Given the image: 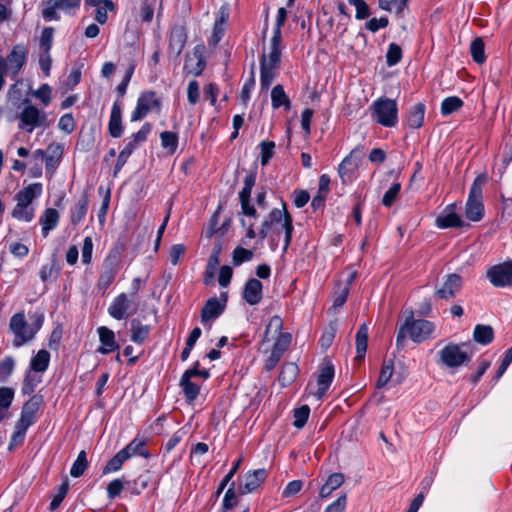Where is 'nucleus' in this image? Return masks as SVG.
<instances>
[{
    "label": "nucleus",
    "instance_id": "nucleus-1",
    "mask_svg": "<svg viewBox=\"0 0 512 512\" xmlns=\"http://www.w3.org/2000/svg\"><path fill=\"white\" fill-rule=\"evenodd\" d=\"M435 331L433 322L425 319H414L409 317L401 325L396 336L397 348H402L407 336L415 343H421L427 340Z\"/></svg>",
    "mask_w": 512,
    "mask_h": 512
},
{
    "label": "nucleus",
    "instance_id": "nucleus-2",
    "mask_svg": "<svg viewBox=\"0 0 512 512\" xmlns=\"http://www.w3.org/2000/svg\"><path fill=\"white\" fill-rule=\"evenodd\" d=\"M24 104L25 106L18 115L19 129L32 133L36 128H46L49 125L45 111L38 109L28 100H25Z\"/></svg>",
    "mask_w": 512,
    "mask_h": 512
},
{
    "label": "nucleus",
    "instance_id": "nucleus-3",
    "mask_svg": "<svg viewBox=\"0 0 512 512\" xmlns=\"http://www.w3.org/2000/svg\"><path fill=\"white\" fill-rule=\"evenodd\" d=\"M375 121L384 127H394L398 122V107L395 100L380 98L372 105Z\"/></svg>",
    "mask_w": 512,
    "mask_h": 512
},
{
    "label": "nucleus",
    "instance_id": "nucleus-4",
    "mask_svg": "<svg viewBox=\"0 0 512 512\" xmlns=\"http://www.w3.org/2000/svg\"><path fill=\"white\" fill-rule=\"evenodd\" d=\"M465 344L449 343L439 352L438 363L447 368H458L471 361V355L462 349Z\"/></svg>",
    "mask_w": 512,
    "mask_h": 512
},
{
    "label": "nucleus",
    "instance_id": "nucleus-5",
    "mask_svg": "<svg viewBox=\"0 0 512 512\" xmlns=\"http://www.w3.org/2000/svg\"><path fill=\"white\" fill-rule=\"evenodd\" d=\"M150 112H161V99L154 91H145L140 94L135 109L131 113V121L137 122L145 118Z\"/></svg>",
    "mask_w": 512,
    "mask_h": 512
},
{
    "label": "nucleus",
    "instance_id": "nucleus-6",
    "mask_svg": "<svg viewBox=\"0 0 512 512\" xmlns=\"http://www.w3.org/2000/svg\"><path fill=\"white\" fill-rule=\"evenodd\" d=\"M364 148L355 147L339 164L338 174L343 183L351 182L364 161Z\"/></svg>",
    "mask_w": 512,
    "mask_h": 512
},
{
    "label": "nucleus",
    "instance_id": "nucleus-7",
    "mask_svg": "<svg viewBox=\"0 0 512 512\" xmlns=\"http://www.w3.org/2000/svg\"><path fill=\"white\" fill-rule=\"evenodd\" d=\"M461 207L456 202L448 204L436 217L435 225L439 229L469 227L460 214Z\"/></svg>",
    "mask_w": 512,
    "mask_h": 512
},
{
    "label": "nucleus",
    "instance_id": "nucleus-8",
    "mask_svg": "<svg viewBox=\"0 0 512 512\" xmlns=\"http://www.w3.org/2000/svg\"><path fill=\"white\" fill-rule=\"evenodd\" d=\"M138 311V303L127 293L117 295L108 307V314L115 320H123Z\"/></svg>",
    "mask_w": 512,
    "mask_h": 512
},
{
    "label": "nucleus",
    "instance_id": "nucleus-9",
    "mask_svg": "<svg viewBox=\"0 0 512 512\" xmlns=\"http://www.w3.org/2000/svg\"><path fill=\"white\" fill-rule=\"evenodd\" d=\"M9 329L15 335L13 346L18 348L31 341L35 331L29 330L24 312H18L10 318Z\"/></svg>",
    "mask_w": 512,
    "mask_h": 512
},
{
    "label": "nucleus",
    "instance_id": "nucleus-10",
    "mask_svg": "<svg viewBox=\"0 0 512 512\" xmlns=\"http://www.w3.org/2000/svg\"><path fill=\"white\" fill-rule=\"evenodd\" d=\"M27 51L25 47L17 45L13 47L6 57H0L5 73L12 79H15L26 63Z\"/></svg>",
    "mask_w": 512,
    "mask_h": 512
},
{
    "label": "nucleus",
    "instance_id": "nucleus-11",
    "mask_svg": "<svg viewBox=\"0 0 512 512\" xmlns=\"http://www.w3.org/2000/svg\"><path fill=\"white\" fill-rule=\"evenodd\" d=\"M151 130L152 125L150 123H145L136 133H133L128 137L125 140L124 148L119 153L118 163L124 164L134 150L147 140Z\"/></svg>",
    "mask_w": 512,
    "mask_h": 512
},
{
    "label": "nucleus",
    "instance_id": "nucleus-12",
    "mask_svg": "<svg viewBox=\"0 0 512 512\" xmlns=\"http://www.w3.org/2000/svg\"><path fill=\"white\" fill-rule=\"evenodd\" d=\"M463 279L459 274L451 273L443 277V282L435 290L434 296L437 299L451 300L461 291Z\"/></svg>",
    "mask_w": 512,
    "mask_h": 512
},
{
    "label": "nucleus",
    "instance_id": "nucleus-13",
    "mask_svg": "<svg viewBox=\"0 0 512 512\" xmlns=\"http://www.w3.org/2000/svg\"><path fill=\"white\" fill-rule=\"evenodd\" d=\"M487 278L495 287L512 285V262L508 261L492 266L487 271Z\"/></svg>",
    "mask_w": 512,
    "mask_h": 512
},
{
    "label": "nucleus",
    "instance_id": "nucleus-14",
    "mask_svg": "<svg viewBox=\"0 0 512 512\" xmlns=\"http://www.w3.org/2000/svg\"><path fill=\"white\" fill-rule=\"evenodd\" d=\"M227 303V293L222 292L220 299L217 297L209 298L201 310V322L206 323L218 318L225 310Z\"/></svg>",
    "mask_w": 512,
    "mask_h": 512
},
{
    "label": "nucleus",
    "instance_id": "nucleus-15",
    "mask_svg": "<svg viewBox=\"0 0 512 512\" xmlns=\"http://www.w3.org/2000/svg\"><path fill=\"white\" fill-rule=\"evenodd\" d=\"M37 195L18 194L17 204L12 211V217L17 220L30 222L34 218V208L31 207V203Z\"/></svg>",
    "mask_w": 512,
    "mask_h": 512
},
{
    "label": "nucleus",
    "instance_id": "nucleus-16",
    "mask_svg": "<svg viewBox=\"0 0 512 512\" xmlns=\"http://www.w3.org/2000/svg\"><path fill=\"white\" fill-rule=\"evenodd\" d=\"M266 478L267 471L264 468L254 470L253 472H247L241 477L239 482V493L247 494L256 491Z\"/></svg>",
    "mask_w": 512,
    "mask_h": 512
},
{
    "label": "nucleus",
    "instance_id": "nucleus-17",
    "mask_svg": "<svg viewBox=\"0 0 512 512\" xmlns=\"http://www.w3.org/2000/svg\"><path fill=\"white\" fill-rule=\"evenodd\" d=\"M43 402V397L38 394H34L26 401L22 407L20 418L17 423L22 426L30 427L36 421V414Z\"/></svg>",
    "mask_w": 512,
    "mask_h": 512
},
{
    "label": "nucleus",
    "instance_id": "nucleus-18",
    "mask_svg": "<svg viewBox=\"0 0 512 512\" xmlns=\"http://www.w3.org/2000/svg\"><path fill=\"white\" fill-rule=\"evenodd\" d=\"M119 271L118 264L115 257L108 256L103 263V270L99 275L97 281V288L105 292L113 283Z\"/></svg>",
    "mask_w": 512,
    "mask_h": 512
},
{
    "label": "nucleus",
    "instance_id": "nucleus-19",
    "mask_svg": "<svg viewBox=\"0 0 512 512\" xmlns=\"http://www.w3.org/2000/svg\"><path fill=\"white\" fill-rule=\"evenodd\" d=\"M334 379V365L330 360H324L320 367L319 375L317 377L318 389L314 393L318 400H320L329 389Z\"/></svg>",
    "mask_w": 512,
    "mask_h": 512
},
{
    "label": "nucleus",
    "instance_id": "nucleus-20",
    "mask_svg": "<svg viewBox=\"0 0 512 512\" xmlns=\"http://www.w3.org/2000/svg\"><path fill=\"white\" fill-rule=\"evenodd\" d=\"M64 153V145L61 143H51L46 148L44 159L46 173L53 175L61 163Z\"/></svg>",
    "mask_w": 512,
    "mask_h": 512
},
{
    "label": "nucleus",
    "instance_id": "nucleus-21",
    "mask_svg": "<svg viewBox=\"0 0 512 512\" xmlns=\"http://www.w3.org/2000/svg\"><path fill=\"white\" fill-rule=\"evenodd\" d=\"M97 333L101 343V345L96 349L97 353L107 355L120 349V345L115 340V333L113 330L106 326H100L97 329Z\"/></svg>",
    "mask_w": 512,
    "mask_h": 512
},
{
    "label": "nucleus",
    "instance_id": "nucleus-22",
    "mask_svg": "<svg viewBox=\"0 0 512 512\" xmlns=\"http://www.w3.org/2000/svg\"><path fill=\"white\" fill-rule=\"evenodd\" d=\"M485 213L481 194H469L465 204V216L469 221L479 222Z\"/></svg>",
    "mask_w": 512,
    "mask_h": 512
},
{
    "label": "nucleus",
    "instance_id": "nucleus-23",
    "mask_svg": "<svg viewBox=\"0 0 512 512\" xmlns=\"http://www.w3.org/2000/svg\"><path fill=\"white\" fill-rule=\"evenodd\" d=\"M263 285L261 281L255 278L249 279L243 290V299L249 304V305H257L260 303L263 297Z\"/></svg>",
    "mask_w": 512,
    "mask_h": 512
},
{
    "label": "nucleus",
    "instance_id": "nucleus-24",
    "mask_svg": "<svg viewBox=\"0 0 512 512\" xmlns=\"http://www.w3.org/2000/svg\"><path fill=\"white\" fill-rule=\"evenodd\" d=\"M108 132L111 137L119 138L123 134L122 126V108L121 104L116 101L111 108L110 119L108 123Z\"/></svg>",
    "mask_w": 512,
    "mask_h": 512
},
{
    "label": "nucleus",
    "instance_id": "nucleus-25",
    "mask_svg": "<svg viewBox=\"0 0 512 512\" xmlns=\"http://www.w3.org/2000/svg\"><path fill=\"white\" fill-rule=\"evenodd\" d=\"M203 50V46H196L193 50L192 56H188L185 62V68L189 73L195 76H199L205 68Z\"/></svg>",
    "mask_w": 512,
    "mask_h": 512
},
{
    "label": "nucleus",
    "instance_id": "nucleus-26",
    "mask_svg": "<svg viewBox=\"0 0 512 512\" xmlns=\"http://www.w3.org/2000/svg\"><path fill=\"white\" fill-rule=\"evenodd\" d=\"M193 374L195 372L185 371L180 379V387L185 395V398L188 402H193L199 395L200 386L196 383L192 382Z\"/></svg>",
    "mask_w": 512,
    "mask_h": 512
},
{
    "label": "nucleus",
    "instance_id": "nucleus-27",
    "mask_svg": "<svg viewBox=\"0 0 512 512\" xmlns=\"http://www.w3.org/2000/svg\"><path fill=\"white\" fill-rule=\"evenodd\" d=\"M60 215L54 208H47L41 215L39 223L42 226V235L47 237L49 232L55 229L59 223Z\"/></svg>",
    "mask_w": 512,
    "mask_h": 512
},
{
    "label": "nucleus",
    "instance_id": "nucleus-28",
    "mask_svg": "<svg viewBox=\"0 0 512 512\" xmlns=\"http://www.w3.org/2000/svg\"><path fill=\"white\" fill-rule=\"evenodd\" d=\"M281 42L282 38H278L277 41L274 40V37L271 38L270 52L268 55H262L261 65L266 64V66L278 68L281 57Z\"/></svg>",
    "mask_w": 512,
    "mask_h": 512
},
{
    "label": "nucleus",
    "instance_id": "nucleus-29",
    "mask_svg": "<svg viewBox=\"0 0 512 512\" xmlns=\"http://www.w3.org/2000/svg\"><path fill=\"white\" fill-rule=\"evenodd\" d=\"M271 105L273 109L283 107L285 111L291 108V102L282 85L278 84L271 91Z\"/></svg>",
    "mask_w": 512,
    "mask_h": 512
},
{
    "label": "nucleus",
    "instance_id": "nucleus-30",
    "mask_svg": "<svg viewBox=\"0 0 512 512\" xmlns=\"http://www.w3.org/2000/svg\"><path fill=\"white\" fill-rule=\"evenodd\" d=\"M131 336L130 339L136 344H142L148 338L150 333V326L143 325L138 319H132L130 321Z\"/></svg>",
    "mask_w": 512,
    "mask_h": 512
},
{
    "label": "nucleus",
    "instance_id": "nucleus-31",
    "mask_svg": "<svg viewBox=\"0 0 512 512\" xmlns=\"http://www.w3.org/2000/svg\"><path fill=\"white\" fill-rule=\"evenodd\" d=\"M344 474L342 473H333L331 474L326 482L320 488L319 495L321 498L329 497L332 492L338 489L344 483Z\"/></svg>",
    "mask_w": 512,
    "mask_h": 512
},
{
    "label": "nucleus",
    "instance_id": "nucleus-32",
    "mask_svg": "<svg viewBox=\"0 0 512 512\" xmlns=\"http://www.w3.org/2000/svg\"><path fill=\"white\" fill-rule=\"evenodd\" d=\"M368 344V327L362 324L356 333V357L358 361H362L365 357Z\"/></svg>",
    "mask_w": 512,
    "mask_h": 512
},
{
    "label": "nucleus",
    "instance_id": "nucleus-33",
    "mask_svg": "<svg viewBox=\"0 0 512 512\" xmlns=\"http://www.w3.org/2000/svg\"><path fill=\"white\" fill-rule=\"evenodd\" d=\"M473 339L481 345H488L494 339V330L490 325L477 324L473 331Z\"/></svg>",
    "mask_w": 512,
    "mask_h": 512
},
{
    "label": "nucleus",
    "instance_id": "nucleus-34",
    "mask_svg": "<svg viewBox=\"0 0 512 512\" xmlns=\"http://www.w3.org/2000/svg\"><path fill=\"white\" fill-rule=\"evenodd\" d=\"M425 115V106L418 103L411 107L407 116V124L410 128L418 129L422 126Z\"/></svg>",
    "mask_w": 512,
    "mask_h": 512
},
{
    "label": "nucleus",
    "instance_id": "nucleus-35",
    "mask_svg": "<svg viewBox=\"0 0 512 512\" xmlns=\"http://www.w3.org/2000/svg\"><path fill=\"white\" fill-rule=\"evenodd\" d=\"M50 362V353L41 349L37 352V354L32 357L30 361V370L34 372H45L49 366Z\"/></svg>",
    "mask_w": 512,
    "mask_h": 512
},
{
    "label": "nucleus",
    "instance_id": "nucleus-36",
    "mask_svg": "<svg viewBox=\"0 0 512 512\" xmlns=\"http://www.w3.org/2000/svg\"><path fill=\"white\" fill-rule=\"evenodd\" d=\"M299 372L295 363L289 362L283 364L279 375V382L283 387L290 385L297 377Z\"/></svg>",
    "mask_w": 512,
    "mask_h": 512
},
{
    "label": "nucleus",
    "instance_id": "nucleus-37",
    "mask_svg": "<svg viewBox=\"0 0 512 512\" xmlns=\"http://www.w3.org/2000/svg\"><path fill=\"white\" fill-rule=\"evenodd\" d=\"M287 217L292 216L287 211L285 205H283L282 210L278 208L272 209L271 212L268 214V217L264 221L268 222V225L270 227H272L273 225H280L282 230L284 228Z\"/></svg>",
    "mask_w": 512,
    "mask_h": 512
},
{
    "label": "nucleus",
    "instance_id": "nucleus-38",
    "mask_svg": "<svg viewBox=\"0 0 512 512\" xmlns=\"http://www.w3.org/2000/svg\"><path fill=\"white\" fill-rule=\"evenodd\" d=\"M161 146L169 154H174L178 148V135L171 131H164L160 133Z\"/></svg>",
    "mask_w": 512,
    "mask_h": 512
},
{
    "label": "nucleus",
    "instance_id": "nucleus-39",
    "mask_svg": "<svg viewBox=\"0 0 512 512\" xmlns=\"http://www.w3.org/2000/svg\"><path fill=\"white\" fill-rule=\"evenodd\" d=\"M88 210V199L84 195L72 208H71V222L76 225L83 220Z\"/></svg>",
    "mask_w": 512,
    "mask_h": 512
},
{
    "label": "nucleus",
    "instance_id": "nucleus-40",
    "mask_svg": "<svg viewBox=\"0 0 512 512\" xmlns=\"http://www.w3.org/2000/svg\"><path fill=\"white\" fill-rule=\"evenodd\" d=\"M186 43V36L182 29L174 30L169 40V48L176 55H179Z\"/></svg>",
    "mask_w": 512,
    "mask_h": 512
},
{
    "label": "nucleus",
    "instance_id": "nucleus-41",
    "mask_svg": "<svg viewBox=\"0 0 512 512\" xmlns=\"http://www.w3.org/2000/svg\"><path fill=\"white\" fill-rule=\"evenodd\" d=\"M462 106L463 101L459 97L450 96L442 101L440 111L443 116H448L459 110Z\"/></svg>",
    "mask_w": 512,
    "mask_h": 512
},
{
    "label": "nucleus",
    "instance_id": "nucleus-42",
    "mask_svg": "<svg viewBox=\"0 0 512 512\" xmlns=\"http://www.w3.org/2000/svg\"><path fill=\"white\" fill-rule=\"evenodd\" d=\"M88 467L87 454L84 450L80 451L76 460L70 469V475L74 478L81 477Z\"/></svg>",
    "mask_w": 512,
    "mask_h": 512
},
{
    "label": "nucleus",
    "instance_id": "nucleus-43",
    "mask_svg": "<svg viewBox=\"0 0 512 512\" xmlns=\"http://www.w3.org/2000/svg\"><path fill=\"white\" fill-rule=\"evenodd\" d=\"M470 53L476 63L482 64L486 61L484 42L481 38H475L471 42Z\"/></svg>",
    "mask_w": 512,
    "mask_h": 512
},
{
    "label": "nucleus",
    "instance_id": "nucleus-44",
    "mask_svg": "<svg viewBox=\"0 0 512 512\" xmlns=\"http://www.w3.org/2000/svg\"><path fill=\"white\" fill-rule=\"evenodd\" d=\"M157 0H143L140 9L139 16L143 22H151L154 17V10Z\"/></svg>",
    "mask_w": 512,
    "mask_h": 512
},
{
    "label": "nucleus",
    "instance_id": "nucleus-45",
    "mask_svg": "<svg viewBox=\"0 0 512 512\" xmlns=\"http://www.w3.org/2000/svg\"><path fill=\"white\" fill-rule=\"evenodd\" d=\"M54 29L52 27H46L42 30L39 39L40 52H50L53 44Z\"/></svg>",
    "mask_w": 512,
    "mask_h": 512
},
{
    "label": "nucleus",
    "instance_id": "nucleus-46",
    "mask_svg": "<svg viewBox=\"0 0 512 512\" xmlns=\"http://www.w3.org/2000/svg\"><path fill=\"white\" fill-rule=\"evenodd\" d=\"M309 414H310V408L308 405H302L301 407L296 408L293 413L294 427H296L298 429L303 428L305 426V424L307 423Z\"/></svg>",
    "mask_w": 512,
    "mask_h": 512
},
{
    "label": "nucleus",
    "instance_id": "nucleus-47",
    "mask_svg": "<svg viewBox=\"0 0 512 512\" xmlns=\"http://www.w3.org/2000/svg\"><path fill=\"white\" fill-rule=\"evenodd\" d=\"M393 369V360H388L383 363L379 378L377 380V388H382L389 382L393 375Z\"/></svg>",
    "mask_w": 512,
    "mask_h": 512
},
{
    "label": "nucleus",
    "instance_id": "nucleus-48",
    "mask_svg": "<svg viewBox=\"0 0 512 512\" xmlns=\"http://www.w3.org/2000/svg\"><path fill=\"white\" fill-rule=\"evenodd\" d=\"M277 68L261 65L260 83L262 89H268L275 78V70Z\"/></svg>",
    "mask_w": 512,
    "mask_h": 512
},
{
    "label": "nucleus",
    "instance_id": "nucleus-49",
    "mask_svg": "<svg viewBox=\"0 0 512 512\" xmlns=\"http://www.w3.org/2000/svg\"><path fill=\"white\" fill-rule=\"evenodd\" d=\"M119 451L116 455H114L103 468V474H109L111 472H116L121 469L123 463L127 460L125 456Z\"/></svg>",
    "mask_w": 512,
    "mask_h": 512
},
{
    "label": "nucleus",
    "instance_id": "nucleus-50",
    "mask_svg": "<svg viewBox=\"0 0 512 512\" xmlns=\"http://www.w3.org/2000/svg\"><path fill=\"white\" fill-rule=\"evenodd\" d=\"M253 258V252L243 247H236L233 251L232 261L234 266H239L243 262L250 261Z\"/></svg>",
    "mask_w": 512,
    "mask_h": 512
},
{
    "label": "nucleus",
    "instance_id": "nucleus-51",
    "mask_svg": "<svg viewBox=\"0 0 512 512\" xmlns=\"http://www.w3.org/2000/svg\"><path fill=\"white\" fill-rule=\"evenodd\" d=\"M402 58L401 47L395 43H391L386 54V62L388 66H394L400 62Z\"/></svg>",
    "mask_w": 512,
    "mask_h": 512
},
{
    "label": "nucleus",
    "instance_id": "nucleus-52",
    "mask_svg": "<svg viewBox=\"0 0 512 512\" xmlns=\"http://www.w3.org/2000/svg\"><path fill=\"white\" fill-rule=\"evenodd\" d=\"M68 490H69V482H68V479L66 478L64 480V482L60 485L57 494L53 497L52 501L50 502L49 509L51 511L56 510L60 506L61 502L67 495Z\"/></svg>",
    "mask_w": 512,
    "mask_h": 512
},
{
    "label": "nucleus",
    "instance_id": "nucleus-53",
    "mask_svg": "<svg viewBox=\"0 0 512 512\" xmlns=\"http://www.w3.org/2000/svg\"><path fill=\"white\" fill-rule=\"evenodd\" d=\"M15 366V361L11 356L5 357L0 362V381L5 382L12 374Z\"/></svg>",
    "mask_w": 512,
    "mask_h": 512
},
{
    "label": "nucleus",
    "instance_id": "nucleus-54",
    "mask_svg": "<svg viewBox=\"0 0 512 512\" xmlns=\"http://www.w3.org/2000/svg\"><path fill=\"white\" fill-rule=\"evenodd\" d=\"M240 196V203H241V209L242 213L245 216L257 218V211L255 209V206L251 204L250 196L251 194H239Z\"/></svg>",
    "mask_w": 512,
    "mask_h": 512
},
{
    "label": "nucleus",
    "instance_id": "nucleus-55",
    "mask_svg": "<svg viewBox=\"0 0 512 512\" xmlns=\"http://www.w3.org/2000/svg\"><path fill=\"white\" fill-rule=\"evenodd\" d=\"M43 106H48L51 102V87L48 84H42L37 90L32 92Z\"/></svg>",
    "mask_w": 512,
    "mask_h": 512
},
{
    "label": "nucleus",
    "instance_id": "nucleus-56",
    "mask_svg": "<svg viewBox=\"0 0 512 512\" xmlns=\"http://www.w3.org/2000/svg\"><path fill=\"white\" fill-rule=\"evenodd\" d=\"M356 9V19L363 20L370 16V8L364 0H348Z\"/></svg>",
    "mask_w": 512,
    "mask_h": 512
},
{
    "label": "nucleus",
    "instance_id": "nucleus-57",
    "mask_svg": "<svg viewBox=\"0 0 512 512\" xmlns=\"http://www.w3.org/2000/svg\"><path fill=\"white\" fill-rule=\"evenodd\" d=\"M259 146L261 149V164L265 166L274 155L275 143L273 141H262Z\"/></svg>",
    "mask_w": 512,
    "mask_h": 512
},
{
    "label": "nucleus",
    "instance_id": "nucleus-58",
    "mask_svg": "<svg viewBox=\"0 0 512 512\" xmlns=\"http://www.w3.org/2000/svg\"><path fill=\"white\" fill-rule=\"evenodd\" d=\"M291 343V335L289 333H280L276 338V341L273 345L272 351L278 352L283 355V353L287 350Z\"/></svg>",
    "mask_w": 512,
    "mask_h": 512
},
{
    "label": "nucleus",
    "instance_id": "nucleus-59",
    "mask_svg": "<svg viewBox=\"0 0 512 512\" xmlns=\"http://www.w3.org/2000/svg\"><path fill=\"white\" fill-rule=\"evenodd\" d=\"M287 19V11L284 7L278 9L275 27L273 29L274 40L277 41L278 38H282L281 28L284 25Z\"/></svg>",
    "mask_w": 512,
    "mask_h": 512
},
{
    "label": "nucleus",
    "instance_id": "nucleus-60",
    "mask_svg": "<svg viewBox=\"0 0 512 512\" xmlns=\"http://www.w3.org/2000/svg\"><path fill=\"white\" fill-rule=\"evenodd\" d=\"M54 274L55 276L58 274V269L56 259L52 258L49 264H45L41 267L39 276L43 282H46L47 280L52 278Z\"/></svg>",
    "mask_w": 512,
    "mask_h": 512
},
{
    "label": "nucleus",
    "instance_id": "nucleus-61",
    "mask_svg": "<svg viewBox=\"0 0 512 512\" xmlns=\"http://www.w3.org/2000/svg\"><path fill=\"white\" fill-rule=\"evenodd\" d=\"M187 99L190 105H196L200 99V86L196 80L188 83Z\"/></svg>",
    "mask_w": 512,
    "mask_h": 512
},
{
    "label": "nucleus",
    "instance_id": "nucleus-62",
    "mask_svg": "<svg viewBox=\"0 0 512 512\" xmlns=\"http://www.w3.org/2000/svg\"><path fill=\"white\" fill-rule=\"evenodd\" d=\"M348 286L338 287V290L334 293L333 305L331 309H337L342 307L347 301L349 295Z\"/></svg>",
    "mask_w": 512,
    "mask_h": 512
},
{
    "label": "nucleus",
    "instance_id": "nucleus-63",
    "mask_svg": "<svg viewBox=\"0 0 512 512\" xmlns=\"http://www.w3.org/2000/svg\"><path fill=\"white\" fill-rule=\"evenodd\" d=\"M14 399V389L10 387H0V407L8 409Z\"/></svg>",
    "mask_w": 512,
    "mask_h": 512
},
{
    "label": "nucleus",
    "instance_id": "nucleus-64",
    "mask_svg": "<svg viewBox=\"0 0 512 512\" xmlns=\"http://www.w3.org/2000/svg\"><path fill=\"white\" fill-rule=\"evenodd\" d=\"M347 503L346 494H341L334 502L327 506L324 512H344Z\"/></svg>",
    "mask_w": 512,
    "mask_h": 512
}]
</instances>
